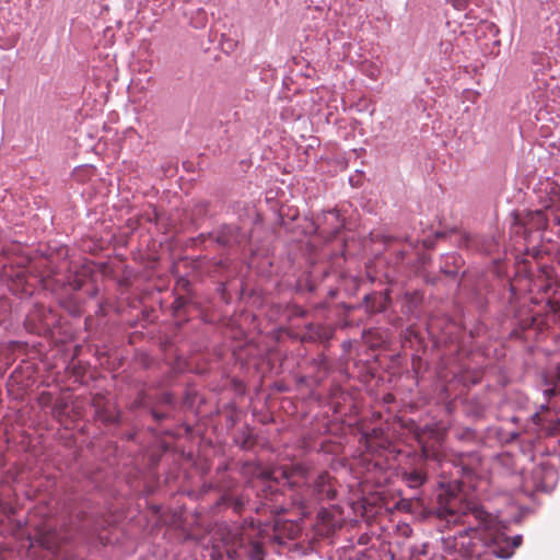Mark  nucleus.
I'll return each instance as SVG.
<instances>
[{
  "mask_svg": "<svg viewBox=\"0 0 560 560\" xmlns=\"http://www.w3.org/2000/svg\"><path fill=\"white\" fill-rule=\"evenodd\" d=\"M265 477L279 486H288L293 491V503L301 509H310L324 501H331L337 494L335 480L327 471L319 472L311 480L306 468L302 465L276 467L265 472Z\"/></svg>",
  "mask_w": 560,
  "mask_h": 560,
  "instance_id": "nucleus-2",
  "label": "nucleus"
},
{
  "mask_svg": "<svg viewBox=\"0 0 560 560\" xmlns=\"http://www.w3.org/2000/svg\"><path fill=\"white\" fill-rule=\"evenodd\" d=\"M219 242H221L223 245H229L230 241L225 240L223 237H219Z\"/></svg>",
  "mask_w": 560,
  "mask_h": 560,
  "instance_id": "nucleus-8",
  "label": "nucleus"
},
{
  "mask_svg": "<svg viewBox=\"0 0 560 560\" xmlns=\"http://www.w3.org/2000/svg\"><path fill=\"white\" fill-rule=\"evenodd\" d=\"M247 552L250 560H262V550L258 544L249 545Z\"/></svg>",
  "mask_w": 560,
  "mask_h": 560,
  "instance_id": "nucleus-5",
  "label": "nucleus"
},
{
  "mask_svg": "<svg viewBox=\"0 0 560 560\" xmlns=\"http://www.w3.org/2000/svg\"><path fill=\"white\" fill-rule=\"evenodd\" d=\"M547 409H548V406L546 404L540 405V410H547Z\"/></svg>",
  "mask_w": 560,
  "mask_h": 560,
  "instance_id": "nucleus-10",
  "label": "nucleus"
},
{
  "mask_svg": "<svg viewBox=\"0 0 560 560\" xmlns=\"http://www.w3.org/2000/svg\"><path fill=\"white\" fill-rule=\"evenodd\" d=\"M534 419L535 421H540V415L538 411L534 415Z\"/></svg>",
  "mask_w": 560,
  "mask_h": 560,
  "instance_id": "nucleus-9",
  "label": "nucleus"
},
{
  "mask_svg": "<svg viewBox=\"0 0 560 560\" xmlns=\"http://www.w3.org/2000/svg\"><path fill=\"white\" fill-rule=\"evenodd\" d=\"M425 475L418 469H413L411 471H405L402 474V480L407 483L410 488H419L422 486L425 481Z\"/></svg>",
  "mask_w": 560,
  "mask_h": 560,
  "instance_id": "nucleus-4",
  "label": "nucleus"
},
{
  "mask_svg": "<svg viewBox=\"0 0 560 560\" xmlns=\"http://www.w3.org/2000/svg\"><path fill=\"white\" fill-rule=\"evenodd\" d=\"M226 553L228 556L233 560H241L242 556L238 553L236 549V544H233L231 546H226Z\"/></svg>",
  "mask_w": 560,
  "mask_h": 560,
  "instance_id": "nucleus-6",
  "label": "nucleus"
},
{
  "mask_svg": "<svg viewBox=\"0 0 560 560\" xmlns=\"http://www.w3.org/2000/svg\"><path fill=\"white\" fill-rule=\"evenodd\" d=\"M436 515L448 524L466 525L459 535L445 540L450 553H458L464 560H489L491 556L510 558L522 544L520 535L510 542L497 517L475 501H463L453 494L445 500L440 498Z\"/></svg>",
  "mask_w": 560,
  "mask_h": 560,
  "instance_id": "nucleus-1",
  "label": "nucleus"
},
{
  "mask_svg": "<svg viewBox=\"0 0 560 560\" xmlns=\"http://www.w3.org/2000/svg\"><path fill=\"white\" fill-rule=\"evenodd\" d=\"M290 527L292 528V532L290 533V538H294L299 532V528H296L293 524H290Z\"/></svg>",
  "mask_w": 560,
  "mask_h": 560,
  "instance_id": "nucleus-7",
  "label": "nucleus"
},
{
  "mask_svg": "<svg viewBox=\"0 0 560 560\" xmlns=\"http://www.w3.org/2000/svg\"><path fill=\"white\" fill-rule=\"evenodd\" d=\"M545 384L548 386L542 390L544 396L549 400L560 392V364L555 372H549L544 377Z\"/></svg>",
  "mask_w": 560,
  "mask_h": 560,
  "instance_id": "nucleus-3",
  "label": "nucleus"
}]
</instances>
